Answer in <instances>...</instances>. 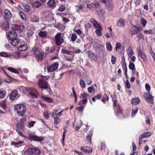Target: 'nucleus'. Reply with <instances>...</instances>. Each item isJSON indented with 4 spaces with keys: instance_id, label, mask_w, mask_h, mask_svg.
Wrapping results in <instances>:
<instances>
[{
    "instance_id": "19",
    "label": "nucleus",
    "mask_w": 155,
    "mask_h": 155,
    "mask_svg": "<svg viewBox=\"0 0 155 155\" xmlns=\"http://www.w3.org/2000/svg\"><path fill=\"white\" fill-rule=\"evenodd\" d=\"M127 54L129 57H131L134 54L133 48L131 47H129L127 49Z\"/></svg>"
},
{
    "instance_id": "1",
    "label": "nucleus",
    "mask_w": 155,
    "mask_h": 155,
    "mask_svg": "<svg viewBox=\"0 0 155 155\" xmlns=\"http://www.w3.org/2000/svg\"><path fill=\"white\" fill-rule=\"evenodd\" d=\"M14 110L18 115L23 117L25 114L26 107L22 104H17L15 106Z\"/></svg>"
},
{
    "instance_id": "52",
    "label": "nucleus",
    "mask_w": 155,
    "mask_h": 155,
    "mask_svg": "<svg viewBox=\"0 0 155 155\" xmlns=\"http://www.w3.org/2000/svg\"><path fill=\"white\" fill-rule=\"evenodd\" d=\"M141 23L142 24V26L143 27H145L146 25L147 22L144 18H142L141 19Z\"/></svg>"
},
{
    "instance_id": "16",
    "label": "nucleus",
    "mask_w": 155,
    "mask_h": 155,
    "mask_svg": "<svg viewBox=\"0 0 155 155\" xmlns=\"http://www.w3.org/2000/svg\"><path fill=\"white\" fill-rule=\"evenodd\" d=\"M17 128L21 130L24 128V121L23 119H21L16 125Z\"/></svg>"
},
{
    "instance_id": "4",
    "label": "nucleus",
    "mask_w": 155,
    "mask_h": 155,
    "mask_svg": "<svg viewBox=\"0 0 155 155\" xmlns=\"http://www.w3.org/2000/svg\"><path fill=\"white\" fill-rule=\"evenodd\" d=\"M38 83L40 88L47 89L49 87V84L48 82L44 80H39Z\"/></svg>"
},
{
    "instance_id": "17",
    "label": "nucleus",
    "mask_w": 155,
    "mask_h": 155,
    "mask_svg": "<svg viewBox=\"0 0 155 155\" xmlns=\"http://www.w3.org/2000/svg\"><path fill=\"white\" fill-rule=\"evenodd\" d=\"M47 5L50 8H54L56 6V3L53 0H49L47 3Z\"/></svg>"
},
{
    "instance_id": "41",
    "label": "nucleus",
    "mask_w": 155,
    "mask_h": 155,
    "mask_svg": "<svg viewBox=\"0 0 155 155\" xmlns=\"http://www.w3.org/2000/svg\"><path fill=\"white\" fill-rule=\"evenodd\" d=\"M75 6L76 11L78 12H79L82 10L83 8V7L82 5H76Z\"/></svg>"
},
{
    "instance_id": "53",
    "label": "nucleus",
    "mask_w": 155,
    "mask_h": 155,
    "mask_svg": "<svg viewBox=\"0 0 155 155\" xmlns=\"http://www.w3.org/2000/svg\"><path fill=\"white\" fill-rule=\"evenodd\" d=\"M93 135V133L92 132H90L89 134L86 137V139L89 141H91V137Z\"/></svg>"
},
{
    "instance_id": "33",
    "label": "nucleus",
    "mask_w": 155,
    "mask_h": 155,
    "mask_svg": "<svg viewBox=\"0 0 155 155\" xmlns=\"http://www.w3.org/2000/svg\"><path fill=\"white\" fill-rule=\"evenodd\" d=\"M7 69L10 71L15 74H18L19 73V71L13 68L8 67Z\"/></svg>"
},
{
    "instance_id": "64",
    "label": "nucleus",
    "mask_w": 155,
    "mask_h": 155,
    "mask_svg": "<svg viewBox=\"0 0 155 155\" xmlns=\"http://www.w3.org/2000/svg\"><path fill=\"white\" fill-rule=\"evenodd\" d=\"M121 48V45L120 42H117L116 44V51H117L118 49H120Z\"/></svg>"
},
{
    "instance_id": "24",
    "label": "nucleus",
    "mask_w": 155,
    "mask_h": 155,
    "mask_svg": "<svg viewBox=\"0 0 155 155\" xmlns=\"http://www.w3.org/2000/svg\"><path fill=\"white\" fill-rule=\"evenodd\" d=\"M144 97L147 101H152L153 99L152 96L148 93L144 94Z\"/></svg>"
},
{
    "instance_id": "61",
    "label": "nucleus",
    "mask_w": 155,
    "mask_h": 155,
    "mask_svg": "<svg viewBox=\"0 0 155 155\" xmlns=\"http://www.w3.org/2000/svg\"><path fill=\"white\" fill-rule=\"evenodd\" d=\"M87 98H86L80 101L79 104V105H83L84 104H86L87 102Z\"/></svg>"
},
{
    "instance_id": "62",
    "label": "nucleus",
    "mask_w": 155,
    "mask_h": 155,
    "mask_svg": "<svg viewBox=\"0 0 155 155\" xmlns=\"http://www.w3.org/2000/svg\"><path fill=\"white\" fill-rule=\"evenodd\" d=\"M94 7L95 8H97L99 7L100 5V4L99 2H94L93 3Z\"/></svg>"
},
{
    "instance_id": "32",
    "label": "nucleus",
    "mask_w": 155,
    "mask_h": 155,
    "mask_svg": "<svg viewBox=\"0 0 155 155\" xmlns=\"http://www.w3.org/2000/svg\"><path fill=\"white\" fill-rule=\"evenodd\" d=\"M151 134L150 132H146L143 134L142 135L140 136V137L141 138H145L147 137H150L151 135Z\"/></svg>"
},
{
    "instance_id": "39",
    "label": "nucleus",
    "mask_w": 155,
    "mask_h": 155,
    "mask_svg": "<svg viewBox=\"0 0 155 155\" xmlns=\"http://www.w3.org/2000/svg\"><path fill=\"white\" fill-rule=\"evenodd\" d=\"M109 100V97L106 94H104L102 98V102L104 103H105L106 101H107Z\"/></svg>"
},
{
    "instance_id": "13",
    "label": "nucleus",
    "mask_w": 155,
    "mask_h": 155,
    "mask_svg": "<svg viewBox=\"0 0 155 155\" xmlns=\"http://www.w3.org/2000/svg\"><path fill=\"white\" fill-rule=\"evenodd\" d=\"M125 20L124 18H120L118 21L116 25L118 27L122 28L125 25Z\"/></svg>"
},
{
    "instance_id": "12",
    "label": "nucleus",
    "mask_w": 155,
    "mask_h": 155,
    "mask_svg": "<svg viewBox=\"0 0 155 155\" xmlns=\"http://www.w3.org/2000/svg\"><path fill=\"white\" fill-rule=\"evenodd\" d=\"M30 95L32 97V98H36L39 95L38 92L34 88L32 89L30 91L29 93Z\"/></svg>"
},
{
    "instance_id": "49",
    "label": "nucleus",
    "mask_w": 155,
    "mask_h": 155,
    "mask_svg": "<svg viewBox=\"0 0 155 155\" xmlns=\"http://www.w3.org/2000/svg\"><path fill=\"white\" fill-rule=\"evenodd\" d=\"M80 84L81 87L84 88L86 86L85 82L82 79L80 80Z\"/></svg>"
},
{
    "instance_id": "58",
    "label": "nucleus",
    "mask_w": 155,
    "mask_h": 155,
    "mask_svg": "<svg viewBox=\"0 0 155 155\" xmlns=\"http://www.w3.org/2000/svg\"><path fill=\"white\" fill-rule=\"evenodd\" d=\"M66 132V130H64L63 134V136H62V140L61 141L62 143L64 145V139L65 136V134Z\"/></svg>"
},
{
    "instance_id": "36",
    "label": "nucleus",
    "mask_w": 155,
    "mask_h": 155,
    "mask_svg": "<svg viewBox=\"0 0 155 155\" xmlns=\"http://www.w3.org/2000/svg\"><path fill=\"white\" fill-rule=\"evenodd\" d=\"M42 98L44 99L45 101H46L49 103H52L53 102V100L52 99L48 97L42 96Z\"/></svg>"
},
{
    "instance_id": "30",
    "label": "nucleus",
    "mask_w": 155,
    "mask_h": 155,
    "mask_svg": "<svg viewBox=\"0 0 155 155\" xmlns=\"http://www.w3.org/2000/svg\"><path fill=\"white\" fill-rule=\"evenodd\" d=\"M82 123L81 120H80L77 123L75 127V130L76 131L78 130L81 127L82 125Z\"/></svg>"
},
{
    "instance_id": "46",
    "label": "nucleus",
    "mask_w": 155,
    "mask_h": 155,
    "mask_svg": "<svg viewBox=\"0 0 155 155\" xmlns=\"http://www.w3.org/2000/svg\"><path fill=\"white\" fill-rule=\"evenodd\" d=\"M34 34V31L31 29L28 30L27 32V36L29 37H30L32 36Z\"/></svg>"
},
{
    "instance_id": "2",
    "label": "nucleus",
    "mask_w": 155,
    "mask_h": 155,
    "mask_svg": "<svg viewBox=\"0 0 155 155\" xmlns=\"http://www.w3.org/2000/svg\"><path fill=\"white\" fill-rule=\"evenodd\" d=\"M31 52L35 57L38 61H41L43 57L44 53L43 52H40L38 48H33Z\"/></svg>"
},
{
    "instance_id": "56",
    "label": "nucleus",
    "mask_w": 155,
    "mask_h": 155,
    "mask_svg": "<svg viewBox=\"0 0 155 155\" xmlns=\"http://www.w3.org/2000/svg\"><path fill=\"white\" fill-rule=\"evenodd\" d=\"M65 7L64 5H61L58 9V10L59 11L61 12H62L65 9Z\"/></svg>"
},
{
    "instance_id": "26",
    "label": "nucleus",
    "mask_w": 155,
    "mask_h": 155,
    "mask_svg": "<svg viewBox=\"0 0 155 155\" xmlns=\"http://www.w3.org/2000/svg\"><path fill=\"white\" fill-rule=\"evenodd\" d=\"M28 48V45L26 44L22 45L18 47V49L21 51H24L26 50Z\"/></svg>"
},
{
    "instance_id": "60",
    "label": "nucleus",
    "mask_w": 155,
    "mask_h": 155,
    "mask_svg": "<svg viewBox=\"0 0 155 155\" xmlns=\"http://www.w3.org/2000/svg\"><path fill=\"white\" fill-rule=\"evenodd\" d=\"M116 60V57L114 55H112L111 56V62L113 64H115Z\"/></svg>"
},
{
    "instance_id": "27",
    "label": "nucleus",
    "mask_w": 155,
    "mask_h": 155,
    "mask_svg": "<svg viewBox=\"0 0 155 155\" xmlns=\"http://www.w3.org/2000/svg\"><path fill=\"white\" fill-rule=\"evenodd\" d=\"M39 36L43 38L46 36L47 33L46 31H40L38 33Z\"/></svg>"
},
{
    "instance_id": "29",
    "label": "nucleus",
    "mask_w": 155,
    "mask_h": 155,
    "mask_svg": "<svg viewBox=\"0 0 155 155\" xmlns=\"http://www.w3.org/2000/svg\"><path fill=\"white\" fill-rule=\"evenodd\" d=\"M106 46L107 50L109 51H111L113 49V47L110 43L107 42L106 43Z\"/></svg>"
},
{
    "instance_id": "59",
    "label": "nucleus",
    "mask_w": 155,
    "mask_h": 155,
    "mask_svg": "<svg viewBox=\"0 0 155 155\" xmlns=\"http://www.w3.org/2000/svg\"><path fill=\"white\" fill-rule=\"evenodd\" d=\"M93 26L96 28L97 29L101 28H102L100 25V24H99L97 21L94 25Z\"/></svg>"
},
{
    "instance_id": "54",
    "label": "nucleus",
    "mask_w": 155,
    "mask_h": 155,
    "mask_svg": "<svg viewBox=\"0 0 155 155\" xmlns=\"http://www.w3.org/2000/svg\"><path fill=\"white\" fill-rule=\"evenodd\" d=\"M13 55L15 58L17 59L20 56V53L19 52H15L13 53Z\"/></svg>"
},
{
    "instance_id": "5",
    "label": "nucleus",
    "mask_w": 155,
    "mask_h": 155,
    "mask_svg": "<svg viewBox=\"0 0 155 155\" xmlns=\"http://www.w3.org/2000/svg\"><path fill=\"white\" fill-rule=\"evenodd\" d=\"M27 153L31 155H38L40 153V151L36 148L29 147L27 150Z\"/></svg>"
},
{
    "instance_id": "45",
    "label": "nucleus",
    "mask_w": 155,
    "mask_h": 155,
    "mask_svg": "<svg viewBox=\"0 0 155 155\" xmlns=\"http://www.w3.org/2000/svg\"><path fill=\"white\" fill-rule=\"evenodd\" d=\"M97 13L99 16H103L104 14V12L103 10L100 9L97 10Z\"/></svg>"
},
{
    "instance_id": "50",
    "label": "nucleus",
    "mask_w": 155,
    "mask_h": 155,
    "mask_svg": "<svg viewBox=\"0 0 155 155\" xmlns=\"http://www.w3.org/2000/svg\"><path fill=\"white\" fill-rule=\"evenodd\" d=\"M36 123V122L35 121H31L29 122L27 125L28 127L31 128L33 127L34 124Z\"/></svg>"
},
{
    "instance_id": "11",
    "label": "nucleus",
    "mask_w": 155,
    "mask_h": 155,
    "mask_svg": "<svg viewBox=\"0 0 155 155\" xmlns=\"http://www.w3.org/2000/svg\"><path fill=\"white\" fill-rule=\"evenodd\" d=\"M17 36V33L14 31H10L8 34V37L10 40L16 38Z\"/></svg>"
},
{
    "instance_id": "43",
    "label": "nucleus",
    "mask_w": 155,
    "mask_h": 155,
    "mask_svg": "<svg viewBox=\"0 0 155 155\" xmlns=\"http://www.w3.org/2000/svg\"><path fill=\"white\" fill-rule=\"evenodd\" d=\"M24 7L25 8V10L27 12H29L30 10V5L27 4L24 5Z\"/></svg>"
},
{
    "instance_id": "8",
    "label": "nucleus",
    "mask_w": 155,
    "mask_h": 155,
    "mask_svg": "<svg viewBox=\"0 0 155 155\" xmlns=\"http://www.w3.org/2000/svg\"><path fill=\"white\" fill-rule=\"evenodd\" d=\"M4 13V18L5 20H9L12 16L11 11L7 9L5 10Z\"/></svg>"
},
{
    "instance_id": "21",
    "label": "nucleus",
    "mask_w": 155,
    "mask_h": 155,
    "mask_svg": "<svg viewBox=\"0 0 155 155\" xmlns=\"http://www.w3.org/2000/svg\"><path fill=\"white\" fill-rule=\"evenodd\" d=\"M31 4L33 7L37 8L40 7L41 5V2L38 1H33Z\"/></svg>"
},
{
    "instance_id": "63",
    "label": "nucleus",
    "mask_w": 155,
    "mask_h": 155,
    "mask_svg": "<svg viewBox=\"0 0 155 155\" xmlns=\"http://www.w3.org/2000/svg\"><path fill=\"white\" fill-rule=\"evenodd\" d=\"M85 80L87 82L88 84L89 85L91 84L92 81L89 77H86L85 78Z\"/></svg>"
},
{
    "instance_id": "55",
    "label": "nucleus",
    "mask_w": 155,
    "mask_h": 155,
    "mask_svg": "<svg viewBox=\"0 0 155 155\" xmlns=\"http://www.w3.org/2000/svg\"><path fill=\"white\" fill-rule=\"evenodd\" d=\"M22 142L15 143L14 142H11L12 145H15L16 147H19L20 146V145L22 143Z\"/></svg>"
},
{
    "instance_id": "47",
    "label": "nucleus",
    "mask_w": 155,
    "mask_h": 155,
    "mask_svg": "<svg viewBox=\"0 0 155 155\" xmlns=\"http://www.w3.org/2000/svg\"><path fill=\"white\" fill-rule=\"evenodd\" d=\"M31 21L33 22H38L39 21V19L36 16H33L31 18Z\"/></svg>"
},
{
    "instance_id": "40",
    "label": "nucleus",
    "mask_w": 155,
    "mask_h": 155,
    "mask_svg": "<svg viewBox=\"0 0 155 155\" xmlns=\"http://www.w3.org/2000/svg\"><path fill=\"white\" fill-rule=\"evenodd\" d=\"M124 64H123L122 65V67L123 69L125 70V75L126 77H127V68L126 63H124Z\"/></svg>"
},
{
    "instance_id": "14",
    "label": "nucleus",
    "mask_w": 155,
    "mask_h": 155,
    "mask_svg": "<svg viewBox=\"0 0 155 155\" xmlns=\"http://www.w3.org/2000/svg\"><path fill=\"white\" fill-rule=\"evenodd\" d=\"M105 4L106 7L108 10L111 11L114 8V5L112 0H109L108 2L107 1V3Z\"/></svg>"
},
{
    "instance_id": "10",
    "label": "nucleus",
    "mask_w": 155,
    "mask_h": 155,
    "mask_svg": "<svg viewBox=\"0 0 155 155\" xmlns=\"http://www.w3.org/2000/svg\"><path fill=\"white\" fill-rule=\"evenodd\" d=\"M29 139L31 140L38 141H41L44 140V138L42 137H38L34 135H30Z\"/></svg>"
},
{
    "instance_id": "9",
    "label": "nucleus",
    "mask_w": 155,
    "mask_h": 155,
    "mask_svg": "<svg viewBox=\"0 0 155 155\" xmlns=\"http://www.w3.org/2000/svg\"><path fill=\"white\" fill-rule=\"evenodd\" d=\"M141 28L139 26L134 25L130 30V33L132 35L137 34L141 29Z\"/></svg>"
},
{
    "instance_id": "31",
    "label": "nucleus",
    "mask_w": 155,
    "mask_h": 155,
    "mask_svg": "<svg viewBox=\"0 0 155 155\" xmlns=\"http://www.w3.org/2000/svg\"><path fill=\"white\" fill-rule=\"evenodd\" d=\"M10 56L11 54L5 52H1L0 53V56L1 57H7Z\"/></svg>"
},
{
    "instance_id": "42",
    "label": "nucleus",
    "mask_w": 155,
    "mask_h": 155,
    "mask_svg": "<svg viewBox=\"0 0 155 155\" xmlns=\"http://www.w3.org/2000/svg\"><path fill=\"white\" fill-rule=\"evenodd\" d=\"M61 53L67 54H71V51L64 49H62L61 50Z\"/></svg>"
},
{
    "instance_id": "51",
    "label": "nucleus",
    "mask_w": 155,
    "mask_h": 155,
    "mask_svg": "<svg viewBox=\"0 0 155 155\" xmlns=\"http://www.w3.org/2000/svg\"><path fill=\"white\" fill-rule=\"evenodd\" d=\"M43 115L45 118L48 120L49 118V113L48 111H45L43 114Z\"/></svg>"
},
{
    "instance_id": "35",
    "label": "nucleus",
    "mask_w": 155,
    "mask_h": 155,
    "mask_svg": "<svg viewBox=\"0 0 155 155\" xmlns=\"http://www.w3.org/2000/svg\"><path fill=\"white\" fill-rule=\"evenodd\" d=\"M77 38V35L75 33H73L71 37V41L72 42H74L75 41Z\"/></svg>"
},
{
    "instance_id": "18",
    "label": "nucleus",
    "mask_w": 155,
    "mask_h": 155,
    "mask_svg": "<svg viewBox=\"0 0 155 155\" xmlns=\"http://www.w3.org/2000/svg\"><path fill=\"white\" fill-rule=\"evenodd\" d=\"M18 94V92L16 90H14L9 95L10 99L13 100L15 99Z\"/></svg>"
},
{
    "instance_id": "38",
    "label": "nucleus",
    "mask_w": 155,
    "mask_h": 155,
    "mask_svg": "<svg viewBox=\"0 0 155 155\" xmlns=\"http://www.w3.org/2000/svg\"><path fill=\"white\" fill-rule=\"evenodd\" d=\"M130 63L129 65V69L132 71L135 70V68L134 64L133 63L131 62L130 61Z\"/></svg>"
},
{
    "instance_id": "7",
    "label": "nucleus",
    "mask_w": 155,
    "mask_h": 155,
    "mask_svg": "<svg viewBox=\"0 0 155 155\" xmlns=\"http://www.w3.org/2000/svg\"><path fill=\"white\" fill-rule=\"evenodd\" d=\"M11 28L14 31H21L24 30L25 26L22 25H19L16 24H13L12 25Z\"/></svg>"
},
{
    "instance_id": "15",
    "label": "nucleus",
    "mask_w": 155,
    "mask_h": 155,
    "mask_svg": "<svg viewBox=\"0 0 155 155\" xmlns=\"http://www.w3.org/2000/svg\"><path fill=\"white\" fill-rule=\"evenodd\" d=\"M81 150L85 153H91L92 150V149L91 147L85 146L81 147Z\"/></svg>"
},
{
    "instance_id": "37",
    "label": "nucleus",
    "mask_w": 155,
    "mask_h": 155,
    "mask_svg": "<svg viewBox=\"0 0 155 155\" xmlns=\"http://www.w3.org/2000/svg\"><path fill=\"white\" fill-rule=\"evenodd\" d=\"M54 123L55 125L58 124L60 121V119L58 116L54 117Z\"/></svg>"
},
{
    "instance_id": "6",
    "label": "nucleus",
    "mask_w": 155,
    "mask_h": 155,
    "mask_svg": "<svg viewBox=\"0 0 155 155\" xmlns=\"http://www.w3.org/2000/svg\"><path fill=\"white\" fill-rule=\"evenodd\" d=\"M58 63L55 62L51 65L47 67V70L48 72H52L55 71L58 68Z\"/></svg>"
},
{
    "instance_id": "44",
    "label": "nucleus",
    "mask_w": 155,
    "mask_h": 155,
    "mask_svg": "<svg viewBox=\"0 0 155 155\" xmlns=\"http://www.w3.org/2000/svg\"><path fill=\"white\" fill-rule=\"evenodd\" d=\"M0 105L2 108L4 110L6 109V106L5 101H1L0 102Z\"/></svg>"
},
{
    "instance_id": "57",
    "label": "nucleus",
    "mask_w": 155,
    "mask_h": 155,
    "mask_svg": "<svg viewBox=\"0 0 155 155\" xmlns=\"http://www.w3.org/2000/svg\"><path fill=\"white\" fill-rule=\"evenodd\" d=\"M19 14L22 19L24 20L25 18V14L21 11L19 12Z\"/></svg>"
},
{
    "instance_id": "20",
    "label": "nucleus",
    "mask_w": 155,
    "mask_h": 155,
    "mask_svg": "<svg viewBox=\"0 0 155 155\" xmlns=\"http://www.w3.org/2000/svg\"><path fill=\"white\" fill-rule=\"evenodd\" d=\"M88 55L89 57L91 59H92V60H97V56L95 54H94L92 52H89L88 54Z\"/></svg>"
},
{
    "instance_id": "28",
    "label": "nucleus",
    "mask_w": 155,
    "mask_h": 155,
    "mask_svg": "<svg viewBox=\"0 0 155 155\" xmlns=\"http://www.w3.org/2000/svg\"><path fill=\"white\" fill-rule=\"evenodd\" d=\"M55 50V47L53 46L50 48L49 47H47L46 48V51L47 53H51L54 51Z\"/></svg>"
},
{
    "instance_id": "3",
    "label": "nucleus",
    "mask_w": 155,
    "mask_h": 155,
    "mask_svg": "<svg viewBox=\"0 0 155 155\" xmlns=\"http://www.w3.org/2000/svg\"><path fill=\"white\" fill-rule=\"evenodd\" d=\"M55 40L56 45H60L64 42L63 35L61 33H58L54 37Z\"/></svg>"
},
{
    "instance_id": "25",
    "label": "nucleus",
    "mask_w": 155,
    "mask_h": 155,
    "mask_svg": "<svg viewBox=\"0 0 155 155\" xmlns=\"http://www.w3.org/2000/svg\"><path fill=\"white\" fill-rule=\"evenodd\" d=\"M132 104L134 105H136L139 104L140 102V100L139 98H134L131 100Z\"/></svg>"
},
{
    "instance_id": "48",
    "label": "nucleus",
    "mask_w": 155,
    "mask_h": 155,
    "mask_svg": "<svg viewBox=\"0 0 155 155\" xmlns=\"http://www.w3.org/2000/svg\"><path fill=\"white\" fill-rule=\"evenodd\" d=\"M6 92L5 91H2L0 90V98H3L6 95Z\"/></svg>"
},
{
    "instance_id": "34",
    "label": "nucleus",
    "mask_w": 155,
    "mask_h": 155,
    "mask_svg": "<svg viewBox=\"0 0 155 155\" xmlns=\"http://www.w3.org/2000/svg\"><path fill=\"white\" fill-rule=\"evenodd\" d=\"M102 30V28H100L97 29L96 31L95 32L97 34V35L98 37L101 36L102 33L101 31Z\"/></svg>"
},
{
    "instance_id": "22",
    "label": "nucleus",
    "mask_w": 155,
    "mask_h": 155,
    "mask_svg": "<svg viewBox=\"0 0 155 155\" xmlns=\"http://www.w3.org/2000/svg\"><path fill=\"white\" fill-rule=\"evenodd\" d=\"M19 41V39L16 38L11 40L10 43L12 46H15L18 44Z\"/></svg>"
},
{
    "instance_id": "23",
    "label": "nucleus",
    "mask_w": 155,
    "mask_h": 155,
    "mask_svg": "<svg viewBox=\"0 0 155 155\" xmlns=\"http://www.w3.org/2000/svg\"><path fill=\"white\" fill-rule=\"evenodd\" d=\"M138 55L144 61H147V58L146 55L143 54L141 51L139 52Z\"/></svg>"
}]
</instances>
